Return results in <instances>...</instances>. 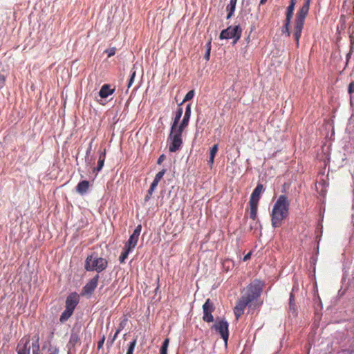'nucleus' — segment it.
I'll list each match as a JSON object with an SVG mask.
<instances>
[{
    "instance_id": "1",
    "label": "nucleus",
    "mask_w": 354,
    "mask_h": 354,
    "mask_svg": "<svg viewBox=\"0 0 354 354\" xmlns=\"http://www.w3.org/2000/svg\"><path fill=\"white\" fill-rule=\"evenodd\" d=\"M263 286V283L259 279H254L248 286L245 294L238 300L234 308L237 319L243 314L244 309L250 303L260 297Z\"/></svg>"
},
{
    "instance_id": "2",
    "label": "nucleus",
    "mask_w": 354,
    "mask_h": 354,
    "mask_svg": "<svg viewBox=\"0 0 354 354\" xmlns=\"http://www.w3.org/2000/svg\"><path fill=\"white\" fill-rule=\"evenodd\" d=\"M290 203L286 195H280L273 205L271 212V223L274 228L282 225L283 221L289 214Z\"/></svg>"
},
{
    "instance_id": "3",
    "label": "nucleus",
    "mask_w": 354,
    "mask_h": 354,
    "mask_svg": "<svg viewBox=\"0 0 354 354\" xmlns=\"http://www.w3.org/2000/svg\"><path fill=\"white\" fill-rule=\"evenodd\" d=\"M310 0H305L301 8L296 15L294 26L293 37L296 41L297 46L299 45V39L304 26L305 19L308 14Z\"/></svg>"
},
{
    "instance_id": "4",
    "label": "nucleus",
    "mask_w": 354,
    "mask_h": 354,
    "mask_svg": "<svg viewBox=\"0 0 354 354\" xmlns=\"http://www.w3.org/2000/svg\"><path fill=\"white\" fill-rule=\"evenodd\" d=\"M108 266V261L106 259L99 257L95 252L88 255L84 264V268L86 271H96L100 273L104 271Z\"/></svg>"
},
{
    "instance_id": "5",
    "label": "nucleus",
    "mask_w": 354,
    "mask_h": 354,
    "mask_svg": "<svg viewBox=\"0 0 354 354\" xmlns=\"http://www.w3.org/2000/svg\"><path fill=\"white\" fill-rule=\"evenodd\" d=\"M242 34V29L239 25L234 27L229 26L226 29L221 31L219 39H233V44H235L241 38Z\"/></svg>"
},
{
    "instance_id": "6",
    "label": "nucleus",
    "mask_w": 354,
    "mask_h": 354,
    "mask_svg": "<svg viewBox=\"0 0 354 354\" xmlns=\"http://www.w3.org/2000/svg\"><path fill=\"white\" fill-rule=\"evenodd\" d=\"M229 324L225 319L216 318L215 323L212 326V329L215 330L219 333L221 337L224 340L225 344L227 342L229 337Z\"/></svg>"
},
{
    "instance_id": "7",
    "label": "nucleus",
    "mask_w": 354,
    "mask_h": 354,
    "mask_svg": "<svg viewBox=\"0 0 354 354\" xmlns=\"http://www.w3.org/2000/svg\"><path fill=\"white\" fill-rule=\"evenodd\" d=\"M79 333V330L72 329L69 341L66 344L67 354H75L76 352L75 346L81 344Z\"/></svg>"
},
{
    "instance_id": "8",
    "label": "nucleus",
    "mask_w": 354,
    "mask_h": 354,
    "mask_svg": "<svg viewBox=\"0 0 354 354\" xmlns=\"http://www.w3.org/2000/svg\"><path fill=\"white\" fill-rule=\"evenodd\" d=\"M214 310L215 306L214 303L210 299H206L205 304L203 305V320L205 322L210 323L214 322V319L212 315V313Z\"/></svg>"
},
{
    "instance_id": "9",
    "label": "nucleus",
    "mask_w": 354,
    "mask_h": 354,
    "mask_svg": "<svg viewBox=\"0 0 354 354\" xmlns=\"http://www.w3.org/2000/svg\"><path fill=\"white\" fill-rule=\"evenodd\" d=\"M169 140L170 141L169 146V151L170 152H176L181 148L183 145L182 138L169 133L168 137V141Z\"/></svg>"
},
{
    "instance_id": "10",
    "label": "nucleus",
    "mask_w": 354,
    "mask_h": 354,
    "mask_svg": "<svg viewBox=\"0 0 354 354\" xmlns=\"http://www.w3.org/2000/svg\"><path fill=\"white\" fill-rule=\"evenodd\" d=\"M99 274H97L83 287V294L91 295L97 286Z\"/></svg>"
},
{
    "instance_id": "11",
    "label": "nucleus",
    "mask_w": 354,
    "mask_h": 354,
    "mask_svg": "<svg viewBox=\"0 0 354 354\" xmlns=\"http://www.w3.org/2000/svg\"><path fill=\"white\" fill-rule=\"evenodd\" d=\"M142 230V225H138L134 230L132 234L130 236L128 241L126 243L125 245H127V248H130L131 250L133 249L138 243L139 236Z\"/></svg>"
},
{
    "instance_id": "12",
    "label": "nucleus",
    "mask_w": 354,
    "mask_h": 354,
    "mask_svg": "<svg viewBox=\"0 0 354 354\" xmlns=\"http://www.w3.org/2000/svg\"><path fill=\"white\" fill-rule=\"evenodd\" d=\"M79 303V296L76 292L70 294L66 299L65 308L73 312Z\"/></svg>"
},
{
    "instance_id": "13",
    "label": "nucleus",
    "mask_w": 354,
    "mask_h": 354,
    "mask_svg": "<svg viewBox=\"0 0 354 354\" xmlns=\"http://www.w3.org/2000/svg\"><path fill=\"white\" fill-rule=\"evenodd\" d=\"M29 338H22L18 343L17 347V354H30V346Z\"/></svg>"
},
{
    "instance_id": "14",
    "label": "nucleus",
    "mask_w": 354,
    "mask_h": 354,
    "mask_svg": "<svg viewBox=\"0 0 354 354\" xmlns=\"http://www.w3.org/2000/svg\"><path fill=\"white\" fill-rule=\"evenodd\" d=\"M263 185L261 183H258L250 196V202L258 203L260 199L261 194L263 192Z\"/></svg>"
},
{
    "instance_id": "15",
    "label": "nucleus",
    "mask_w": 354,
    "mask_h": 354,
    "mask_svg": "<svg viewBox=\"0 0 354 354\" xmlns=\"http://www.w3.org/2000/svg\"><path fill=\"white\" fill-rule=\"evenodd\" d=\"M113 92L114 89L111 88V86L106 84L101 87L99 91V95L101 98L105 99L111 95Z\"/></svg>"
},
{
    "instance_id": "16",
    "label": "nucleus",
    "mask_w": 354,
    "mask_h": 354,
    "mask_svg": "<svg viewBox=\"0 0 354 354\" xmlns=\"http://www.w3.org/2000/svg\"><path fill=\"white\" fill-rule=\"evenodd\" d=\"M89 188V182L88 180H82L76 186V191L81 195L85 194Z\"/></svg>"
},
{
    "instance_id": "17",
    "label": "nucleus",
    "mask_w": 354,
    "mask_h": 354,
    "mask_svg": "<svg viewBox=\"0 0 354 354\" xmlns=\"http://www.w3.org/2000/svg\"><path fill=\"white\" fill-rule=\"evenodd\" d=\"M185 128L186 127H185L184 126L181 125L179 123L178 125H176V127L173 128V124H171L169 133L182 138V133Z\"/></svg>"
},
{
    "instance_id": "18",
    "label": "nucleus",
    "mask_w": 354,
    "mask_h": 354,
    "mask_svg": "<svg viewBox=\"0 0 354 354\" xmlns=\"http://www.w3.org/2000/svg\"><path fill=\"white\" fill-rule=\"evenodd\" d=\"M237 0H230V3L227 6L226 10L227 11V19H229L234 14Z\"/></svg>"
},
{
    "instance_id": "19",
    "label": "nucleus",
    "mask_w": 354,
    "mask_h": 354,
    "mask_svg": "<svg viewBox=\"0 0 354 354\" xmlns=\"http://www.w3.org/2000/svg\"><path fill=\"white\" fill-rule=\"evenodd\" d=\"M249 203H250V217L253 221H255L257 218L258 203H251V202H249Z\"/></svg>"
},
{
    "instance_id": "20",
    "label": "nucleus",
    "mask_w": 354,
    "mask_h": 354,
    "mask_svg": "<svg viewBox=\"0 0 354 354\" xmlns=\"http://www.w3.org/2000/svg\"><path fill=\"white\" fill-rule=\"evenodd\" d=\"M183 113V107L181 106H178V109L176 112L175 117L171 124H173V128L178 125L180 121V118L182 117Z\"/></svg>"
},
{
    "instance_id": "21",
    "label": "nucleus",
    "mask_w": 354,
    "mask_h": 354,
    "mask_svg": "<svg viewBox=\"0 0 354 354\" xmlns=\"http://www.w3.org/2000/svg\"><path fill=\"white\" fill-rule=\"evenodd\" d=\"M106 152L105 150L100 154L99 160L97 161V167L94 168V171H100L102 169L104 163Z\"/></svg>"
},
{
    "instance_id": "22",
    "label": "nucleus",
    "mask_w": 354,
    "mask_h": 354,
    "mask_svg": "<svg viewBox=\"0 0 354 354\" xmlns=\"http://www.w3.org/2000/svg\"><path fill=\"white\" fill-rule=\"evenodd\" d=\"M218 147V144H216V145H214L210 149L209 158L208 160V163L209 165H212L214 163V157H215L216 153H217Z\"/></svg>"
},
{
    "instance_id": "23",
    "label": "nucleus",
    "mask_w": 354,
    "mask_h": 354,
    "mask_svg": "<svg viewBox=\"0 0 354 354\" xmlns=\"http://www.w3.org/2000/svg\"><path fill=\"white\" fill-rule=\"evenodd\" d=\"M73 312L65 308V310L62 312L60 315L59 321L62 323L66 322L70 317L73 315Z\"/></svg>"
},
{
    "instance_id": "24",
    "label": "nucleus",
    "mask_w": 354,
    "mask_h": 354,
    "mask_svg": "<svg viewBox=\"0 0 354 354\" xmlns=\"http://www.w3.org/2000/svg\"><path fill=\"white\" fill-rule=\"evenodd\" d=\"M131 249L127 248V245H124L123 251L121 255L119 257V261L121 263H124L125 259L128 257L129 252H131Z\"/></svg>"
},
{
    "instance_id": "25",
    "label": "nucleus",
    "mask_w": 354,
    "mask_h": 354,
    "mask_svg": "<svg viewBox=\"0 0 354 354\" xmlns=\"http://www.w3.org/2000/svg\"><path fill=\"white\" fill-rule=\"evenodd\" d=\"M137 344V339L134 338L130 343L128 344L127 351L126 354H133L135 347Z\"/></svg>"
},
{
    "instance_id": "26",
    "label": "nucleus",
    "mask_w": 354,
    "mask_h": 354,
    "mask_svg": "<svg viewBox=\"0 0 354 354\" xmlns=\"http://www.w3.org/2000/svg\"><path fill=\"white\" fill-rule=\"evenodd\" d=\"M194 91L191 90L189 91L186 95L185 96L183 100L179 104V106H182V104L185 102L186 101L190 100L194 97Z\"/></svg>"
},
{
    "instance_id": "27",
    "label": "nucleus",
    "mask_w": 354,
    "mask_h": 354,
    "mask_svg": "<svg viewBox=\"0 0 354 354\" xmlns=\"http://www.w3.org/2000/svg\"><path fill=\"white\" fill-rule=\"evenodd\" d=\"M210 51H211V39L206 44V52L204 55V59L207 61L209 59Z\"/></svg>"
},
{
    "instance_id": "28",
    "label": "nucleus",
    "mask_w": 354,
    "mask_h": 354,
    "mask_svg": "<svg viewBox=\"0 0 354 354\" xmlns=\"http://www.w3.org/2000/svg\"><path fill=\"white\" fill-rule=\"evenodd\" d=\"M118 335V331H115L112 337H109L106 342V346L111 348Z\"/></svg>"
},
{
    "instance_id": "29",
    "label": "nucleus",
    "mask_w": 354,
    "mask_h": 354,
    "mask_svg": "<svg viewBox=\"0 0 354 354\" xmlns=\"http://www.w3.org/2000/svg\"><path fill=\"white\" fill-rule=\"evenodd\" d=\"M295 5V0H291L289 6L287 8L286 15H291V16L293 15Z\"/></svg>"
},
{
    "instance_id": "30",
    "label": "nucleus",
    "mask_w": 354,
    "mask_h": 354,
    "mask_svg": "<svg viewBox=\"0 0 354 354\" xmlns=\"http://www.w3.org/2000/svg\"><path fill=\"white\" fill-rule=\"evenodd\" d=\"M166 171L167 170L165 169H162L161 171L157 173L153 180L159 183L162 178L163 177V176L165 175V174L166 173Z\"/></svg>"
},
{
    "instance_id": "31",
    "label": "nucleus",
    "mask_w": 354,
    "mask_h": 354,
    "mask_svg": "<svg viewBox=\"0 0 354 354\" xmlns=\"http://www.w3.org/2000/svg\"><path fill=\"white\" fill-rule=\"evenodd\" d=\"M39 335H35L33 337V342L32 343V349L39 348L40 346H39Z\"/></svg>"
},
{
    "instance_id": "32",
    "label": "nucleus",
    "mask_w": 354,
    "mask_h": 354,
    "mask_svg": "<svg viewBox=\"0 0 354 354\" xmlns=\"http://www.w3.org/2000/svg\"><path fill=\"white\" fill-rule=\"evenodd\" d=\"M289 310L293 316L297 315V308L295 301H289Z\"/></svg>"
},
{
    "instance_id": "33",
    "label": "nucleus",
    "mask_w": 354,
    "mask_h": 354,
    "mask_svg": "<svg viewBox=\"0 0 354 354\" xmlns=\"http://www.w3.org/2000/svg\"><path fill=\"white\" fill-rule=\"evenodd\" d=\"M127 323V318H124L122 321L120 322L118 326V328L116 330V331H118V334L126 326Z\"/></svg>"
},
{
    "instance_id": "34",
    "label": "nucleus",
    "mask_w": 354,
    "mask_h": 354,
    "mask_svg": "<svg viewBox=\"0 0 354 354\" xmlns=\"http://www.w3.org/2000/svg\"><path fill=\"white\" fill-rule=\"evenodd\" d=\"M116 48L115 47L110 48L104 50V53L107 54L108 57H111L115 54Z\"/></svg>"
},
{
    "instance_id": "35",
    "label": "nucleus",
    "mask_w": 354,
    "mask_h": 354,
    "mask_svg": "<svg viewBox=\"0 0 354 354\" xmlns=\"http://www.w3.org/2000/svg\"><path fill=\"white\" fill-rule=\"evenodd\" d=\"M191 113H192V110H191V104H187L186 105V108H185V111L184 116H185V117H189V118H190V117H191Z\"/></svg>"
},
{
    "instance_id": "36",
    "label": "nucleus",
    "mask_w": 354,
    "mask_h": 354,
    "mask_svg": "<svg viewBox=\"0 0 354 354\" xmlns=\"http://www.w3.org/2000/svg\"><path fill=\"white\" fill-rule=\"evenodd\" d=\"M281 32L283 34H286L287 37L290 36V26L283 25L282 27Z\"/></svg>"
},
{
    "instance_id": "37",
    "label": "nucleus",
    "mask_w": 354,
    "mask_h": 354,
    "mask_svg": "<svg viewBox=\"0 0 354 354\" xmlns=\"http://www.w3.org/2000/svg\"><path fill=\"white\" fill-rule=\"evenodd\" d=\"M135 76H136V71H131V77L129 80V82H128V85H127L128 88H130L131 86V85L133 84V83L134 82Z\"/></svg>"
},
{
    "instance_id": "38",
    "label": "nucleus",
    "mask_w": 354,
    "mask_h": 354,
    "mask_svg": "<svg viewBox=\"0 0 354 354\" xmlns=\"http://www.w3.org/2000/svg\"><path fill=\"white\" fill-rule=\"evenodd\" d=\"M189 119H190V118H189V117L183 116V118L180 124L181 125L184 126L185 127H187L189 124Z\"/></svg>"
},
{
    "instance_id": "39",
    "label": "nucleus",
    "mask_w": 354,
    "mask_h": 354,
    "mask_svg": "<svg viewBox=\"0 0 354 354\" xmlns=\"http://www.w3.org/2000/svg\"><path fill=\"white\" fill-rule=\"evenodd\" d=\"M6 84V76L0 74V89H1Z\"/></svg>"
},
{
    "instance_id": "40",
    "label": "nucleus",
    "mask_w": 354,
    "mask_h": 354,
    "mask_svg": "<svg viewBox=\"0 0 354 354\" xmlns=\"http://www.w3.org/2000/svg\"><path fill=\"white\" fill-rule=\"evenodd\" d=\"M154 190H151V189H149L148 192H147V195L145 196V202H147L148 201L150 200L152 194H153V192Z\"/></svg>"
},
{
    "instance_id": "41",
    "label": "nucleus",
    "mask_w": 354,
    "mask_h": 354,
    "mask_svg": "<svg viewBox=\"0 0 354 354\" xmlns=\"http://www.w3.org/2000/svg\"><path fill=\"white\" fill-rule=\"evenodd\" d=\"M292 18V16L286 15V19L284 21L283 25L290 26Z\"/></svg>"
},
{
    "instance_id": "42",
    "label": "nucleus",
    "mask_w": 354,
    "mask_h": 354,
    "mask_svg": "<svg viewBox=\"0 0 354 354\" xmlns=\"http://www.w3.org/2000/svg\"><path fill=\"white\" fill-rule=\"evenodd\" d=\"M169 338H166V339L163 341L162 344V346H161V348H160L167 350V348H168V346H169Z\"/></svg>"
},
{
    "instance_id": "43",
    "label": "nucleus",
    "mask_w": 354,
    "mask_h": 354,
    "mask_svg": "<svg viewBox=\"0 0 354 354\" xmlns=\"http://www.w3.org/2000/svg\"><path fill=\"white\" fill-rule=\"evenodd\" d=\"M49 354H59V349L57 347H51L48 349Z\"/></svg>"
},
{
    "instance_id": "44",
    "label": "nucleus",
    "mask_w": 354,
    "mask_h": 354,
    "mask_svg": "<svg viewBox=\"0 0 354 354\" xmlns=\"http://www.w3.org/2000/svg\"><path fill=\"white\" fill-rule=\"evenodd\" d=\"M104 341H105V336L103 335L102 337V338L100 339V340L97 343V348L98 349H100L102 346H103V344L104 343Z\"/></svg>"
},
{
    "instance_id": "45",
    "label": "nucleus",
    "mask_w": 354,
    "mask_h": 354,
    "mask_svg": "<svg viewBox=\"0 0 354 354\" xmlns=\"http://www.w3.org/2000/svg\"><path fill=\"white\" fill-rule=\"evenodd\" d=\"M91 147H92V143L91 142L89 144V147L87 149L86 152L85 161H87V159H88V156H89V154L91 153Z\"/></svg>"
},
{
    "instance_id": "46",
    "label": "nucleus",
    "mask_w": 354,
    "mask_h": 354,
    "mask_svg": "<svg viewBox=\"0 0 354 354\" xmlns=\"http://www.w3.org/2000/svg\"><path fill=\"white\" fill-rule=\"evenodd\" d=\"M348 91L349 93H354V81L349 84Z\"/></svg>"
},
{
    "instance_id": "47",
    "label": "nucleus",
    "mask_w": 354,
    "mask_h": 354,
    "mask_svg": "<svg viewBox=\"0 0 354 354\" xmlns=\"http://www.w3.org/2000/svg\"><path fill=\"white\" fill-rule=\"evenodd\" d=\"M165 158L166 157L164 154L160 155L157 160V164L160 165L162 161L165 160Z\"/></svg>"
},
{
    "instance_id": "48",
    "label": "nucleus",
    "mask_w": 354,
    "mask_h": 354,
    "mask_svg": "<svg viewBox=\"0 0 354 354\" xmlns=\"http://www.w3.org/2000/svg\"><path fill=\"white\" fill-rule=\"evenodd\" d=\"M158 183H159L153 180L152 183L151 184V186H150L149 189H151V190H155V189L158 186Z\"/></svg>"
},
{
    "instance_id": "49",
    "label": "nucleus",
    "mask_w": 354,
    "mask_h": 354,
    "mask_svg": "<svg viewBox=\"0 0 354 354\" xmlns=\"http://www.w3.org/2000/svg\"><path fill=\"white\" fill-rule=\"evenodd\" d=\"M354 48V38L351 37V49L350 51L353 52Z\"/></svg>"
},
{
    "instance_id": "50",
    "label": "nucleus",
    "mask_w": 354,
    "mask_h": 354,
    "mask_svg": "<svg viewBox=\"0 0 354 354\" xmlns=\"http://www.w3.org/2000/svg\"><path fill=\"white\" fill-rule=\"evenodd\" d=\"M250 257H251V252H249L244 256L243 261H246L249 260L250 259Z\"/></svg>"
},
{
    "instance_id": "51",
    "label": "nucleus",
    "mask_w": 354,
    "mask_h": 354,
    "mask_svg": "<svg viewBox=\"0 0 354 354\" xmlns=\"http://www.w3.org/2000/svg\"><path fill=\"white\" fill-rule=\"evenodd\" d=\"M349 354H354V344L351 347V348L346 351Z\"/></svg>"
},
{
    "instance_id": "52",
    "label": "nucleus",
    "mask_w": 354,
    "mask_h": 354,
    "mask_svg": "<svg viewBox=\"0 0 354 354\" xmlns=\"http://www.w3.org/2000/svg\"><path fill=\"white\" fill-rule=\"evenodd\" d=\"M289 301H295V296L292 292L290 294Z\"/></svg>"
},
{
    "instance_id": "53",
    "label": "nucleus",
    "mask_w": 354,
    "mask_h": 354,
    "mask_svg": "<svg viewBox=\"0 0 354 354\" xmlns=\"http://www.w3.org/2000/svg\"><path fill=\"white\" fill-rule=\"evenodd\" d=\"M32 354H41L39 348L32 349Z\"/></svg>"
},
{
    "instance_id": "54",
    "label": "nucleus",
    "mask_w": 354,
    "mask_h": 354,
    "mask_svg": "<svg viewBox=\"0 0 354 354\" xmlns=\"http://www.w3.org/2000/svg\"><path fill=\"white\" fill-rule=\"evenodd\" d=\"M160 354H167V350L160 348Z\"/></svg>"
},
{
    "instance_id": "55",
    "label": "nucleus",
    "mask_w": 354,
    "mask_h": 354,
    "mask_svg": "<svg viewBox=\"0 0 354 354\" xmlns=\"http://www.w3.org/2000/svg\"><path fill=\"white\" fill-rule=\"evenodd\" d=\"M157 283H159V278L157 279ZM159 290V285L158 284L157 287L155 289V294H156L158 292V290Z\"/></svg>"
},
{
    "instance_id": "56",
    "label": "nucleus",
    "mask_w": 354,
    "mask_h": 354,
    "mask_svg": "<svg viewBox=\"0 0 354 354\" xmlns=\"http://www.w3.org/2000/svg\"><path fill=\"white\" fill-rule=\"evenodd\" d=\"M91 160H92V158H90L88 157V159H87V161H85V162H86L88 165H89V164H91Z\"/></svg>"
},
{
    "instance_id": "57",
    "label": "nucleus",
    "mask_w": 354,
    "mask_h": 354,
    "mask_svg": "<svg viewBox=\"0 0 354 354\" xmlns=\"http://www.w3.org/2000/svg\"><path fill=\"white\" fill-rule=\"evenodd\" d=\"M266 1H267V0H260V5H263V4L266 3Z\"/></svg>"
},
{
    "instance_id": "58",
    "label": "nucleus",
    "mask_w": 354,
    "mask_h": 354,
    "mask_svg": "<svg viewBox=\"0 0 354 354\" xmlns=\"http://www.w3.org/2000/svg\"><path fill=\"white\" fill-rule=\"evenodd\" d=\"M353 52L350 51L347 55H346V58L347 59L351 57V54H352Z\"/></svg>"
}]
</instances>
